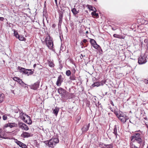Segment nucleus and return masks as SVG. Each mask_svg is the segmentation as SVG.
<instances>
[{"label": "nucleus", "mask_w": 148, "mask_h": 148, "mask_svg": "<svg viewBox=\"0 0 148 148\" xmlns=\"http://www.w3.org/2000/svg\"><path fill=\"white\" fill-rule=\"evenodd\" d=\"M48 63L49 65L51 67H53L55 66V64L53 61L51 60H49L48 61Z\"/></svg>", "instance_id": "nucleus-19"}, {"label": "nucleus", "mask_w": 148, "mask_h": 148, "mask_svg": "<svg viewBox=\"0 0 148 148\" xmlns=\"http://www.w3.org/2000/svg\"><path fill=\"white\" fill-rule=\"evenodd\" d=\"M147 62V59L144 56H140L138 59V63L139 64H143Z\"/></svg>", "instance_id": "nucleus-7"}, {"label": "nucleus", "mask_w": 148, "mask_h": 148, "mask_svg": "<svg viewBox=\"0 0 148 148\" xmlns=\"http://www.w3.org/2000/svg\"><path fill=\"white\" fill-rule=\"evenodd\" d=\"M96 106H97V104H96Z\"/></svg>", "instance_id": "nucleus-61"}, {"label": "nucleus", "mask_w": 148, "mask_h": 148, "mask_svg": "<svg viewBox=\"0 0 148 148\" xmlns=\"http://www.w3.org/2000/svg\"><path fill=\"white\" fill-rule=\"evenodd\" d=\"M22 86H23L24 87H26V86H25L26 85L23 82L21 83V84H20Z\"/></svg>", "instance_id": "nucleus-40"}, {"label": "nucleus", "mask_w": 148, "mask_h": 148, "mask_svg": "<svg viewBox=\"0 0 148 148\" xmlns=\"http://www.w3.org/2000/svg\"><path fill=\"white\" fill-rule=\"evenodd\" d=\"M18 69L19 70L20 73L24 74H33L34 71V70L33 69H27L20 66L18 67Z\"/></svg>", "instance_id": "nucleus-4"}, {"label": "nucleus", "mask_w": 148, "mask_h": 148, "mask_svg": "<svg viewBox=\"0 0 148 148\" xmlns=\"http://www.w3.org/2000/svg\"><path fill=\"white\" fill-rule=\"evenodd\" d=\"M75 69H74L73 70V73H73V74H74L75 73Z\"/></svg>", "instance_id": "nucleus-54"}, {"label": "nucleus", "mask_w": 148, "mask_h": 148, "mask_svg": "<svg viewBox=\"0 0 148 148\" xmlns=\"http://www.w3.org/2000/svg\"><path fill=\"white\" fill-rule=\"evenodd\" d=\"M56 26V25L55 24H53V25L52 26V28H54Z\"/></svg>", "instance_id": "nucleus-45"}, {"label": "nucleus", "mask_w": 148, "mask_h": 148, "mask_svg": "<svg viewBox=\"0 0 148 148\" xmlns=\"http://www.w3.org/2000/svg\"><path fill=\"white\" fill-rule=\"evenodd\" d=\"M113 148V144H111L109 145H106V148Z\"/></svg>", "instance_id": "nucleus-31"}, {"label": "nucleus", "mask_w": 148, "mask_h": 148, "mask_svg": "<svg viewBox=\"0 0 148 148\" xmlns=\"http://www.w3.org/2000/svg\"><path fill=\"white\" fill-rule=\"evenodd\" d=\"M3 119L4 120H6L7 119V117L6 115H4L3 116Z\"/></svg>", "instance_id": "nucleus-38"}, {"label": "nucleus", "mask_w": 148, "mask_h": 148, "mask_svg": "<svg viewBox=\"0 0 148 148\" xmlns=\"http://www.w3.org/2000/svg\"><path fill=\"white\" fill-rule=\"evenodd\" d=\"M90 42L92 46L95 49H97L99 46L97 44L95 40L93 39H90Z\"/></svg>", "instance_id": "nucleus-11"}, {"label": "nucleus", "mask_w": 148, "mask_h": 148, "mask_svg": "<svg viewBox=\"0 0 148 148\" xmlns=\"http://www.w3.org/2000/svg\"><path fill=\"white\" fill-rule=\"evenodd\" d=\"M120 116L118 118L119 119L121 120V122L124 123H125L127 120H128L126 118V116L124 114H119Z\"/></svg>", "instance_id": "nucleus-8"}, {"label": "nucleus", "mask_w": 148, "mask_h": 148, "mask_svg": "<svg viewBox=\"0 0 148 148\" xmlns=\"http://www.w3.org/2000/svg\"><path fill=\"white\" fill-rule=\"evenodd\" d=\"M81 55L82 56V57H83L82 55L81 54Z\"/></svg>", "instance_id": "nucleus-64"}, {"label": "nucleus", "mask_w": 148, "mask_h": 148, "mask_svg": "<svg viewBox=\"0 0 148 148\" xmlns=\"http://www.w3.org/2000/svg\"><path fill=\"white\" fill-rule=\"evenodd\" d=\"M20 116L21 117V119H22V120H23V121L25 122H27V121L26 120H25L26 119V117H25L24 116V115H25V114H24L22 112H21V111H20Z\"/></svg>", "instance_id": "nucleus-18"}, {"label": "nucleus", "mask_w": 148, "mask_h": 148, "mask_svg": "<svg viewBox=\"0 0 148 148\" xmlns=\"http://www.w3.org/2000/svg\"><path fill=\"white\" fill-rule=\"evenodd\" d=\"M145 82L146 84H148V80H145Z\"/></svg>", "instance_id": "nucleus-52"}, {"label": "nucleus", "mask_w": 148, "mask_h": 148, "mask_svg": "<svg viewBox=\"0 0 148 148\" xmlns=\"http://www.w3.org/2000/svg\"><path fill=\"white\" fill-rule=\"evenodd\" d=\"M59 142V140L58 138H54L51 139L49 140L44 141L43 142L49 147H52L54 146Z\"/></svg>", "instance_id": "nucleus-2"}, {"label": "nucleus", "mask_w": 148, "mask_h": 148, "mask_svg": "<svg viewBox=\"0 0 148 148\" xmlns=\"http://www.w3.org/2000/svg\"><path fill=\"white\" fill-rule=\"evenodd\" d=\"M14 36L17 38H18V36H19V35L18 34V33L17 32L14 30Z\"/></svg>", "instance_id": "nucleus-32"}, {"label": "nucleus", "mask_w": 148, "mask_h": 148, "mask_svg": "<svg viewBox=\"0 0 148 148\" xmlns=\"http://www.w3.org/2000/svg\"><path fill=\"white\" fill-rule=\"evenodd\" d=\"M59 110V108H56L55 109L53 110V113L55 114L56 116H57Z\"/></svg>", "instance_id": "nucleus-21"}, {"label": "nucleus", "mask_w": 148, "mask_h": 148, "mask_svg": "<svg viewBox=\"0 0 148 148\" xmlns=\"http://www.w3.org/2000/svg\"><path fill=\"white\" fill-rule=\"evenodd\" d=\"M87 7H88V8L90 10H92L93 11L95 10L94 8H93V7L91 5H87Z\"/></svg>", "instance_id": "nucleus-26"}, {"label": "nucleus", "mask_w": 148, "mask_h": 148, "mask_svg": "<svg viewBox=\"0 0 148 148\" xmlns=\"http://www.w3.org/2000/svg\"><path fill=\"white\" fill-rule=\"evenodd\" d=\"M98 107H99V106H101V103L99 104V102H98Z\"/></svg>", "instance_id": "nucleus-55"}, {"label": "nucleus", "mask_w": 148, "mask_h": 148, "mask_svg": "<svg viewBox=\"0 0 148 148\" xmlns=\"http://www.w3.org/2000/svg\"><path fill=\"white\" fill-rule=\"evenodd\" d=\"M90 126V123H88V124H86L83 127L82 129V132H86L89 129V128Z\"/></svg>", "instance_id": "nucleus-14"}, {"label": "nucleus", "mask_w": 148, "mask_h": 148, "mask_svg": "<svg viewBox=\"0 0 148 148\" xmlns=\"http://www.w3.org/2000/svg\"><path fill=\"white\" fill-rule=\"evenodd\" d=\"M137 132V133H138V132H141V131L140 130H139L138 131H136V132H135H135Z\"/></svg>", "instance_id": "nucleus-58"}, {"label": "nucleus", "mask_w": 148, "mask_h": 148, "mask_svg": "<svg viewBox=\"0 0 148 148\" xmlns=\"http://www.w3.org/2000/svg\"><path fill=\"white\" fill-rule=\"evenodd\" d=\"M62 68V65H60V66L59 67V69H60V70H61V69Z\"/></svg>", "instance_id": "nucleus-47"}, {"label": "nucleus", "mask_w": 148, "mask_h": 148, "mask_svg": "<svg viewBox=\"0 0 148 148\" xmlns=\"http://www.w3.org/2000/svg\"><path fill=\"white\" fill-rule=\"evenodd\" d=\"M83 43H86L87 42V40L86 39H84L82 41Z\"/></svg>", "instance_id": "nucleus-42"}, {"label": "nucleus", "mask_w": 148, "mask_h": 148, "mask_svg": "<svg viewBox=\"0 0 148 148\" xmlns=\"http://www.w3.org/2000/svg\"><path fill=\"white\" fill-rule=\"evenodd\" d=\"M141 138V134L136 132L135 133L133 136H132L131 140L133 142H134L136 140L138 143L140 144L142 142Z\"/></svg>", "instance_id": "nucleus-3"}, {"label": "nucleus", "mask_w": 148, "mask_h": 148, "mask_svg": "<svg viewBox=\"0 0 148 148\" xmlns=\"http://www.w3.org/2000/svg\"><path fill=\"white\" fill-rule=\"evenodd\" d=\"M55 3L56 5H58L57 0H54Z\"/></svg>", "instance_id": "nucleus-50"}, {"label": "nucleus", "mask_w": 148, "mask_h": 148, "mask_svg": "<svg viewBox=\"0 0 148 148\" xmlns=\"http://www.w3.org/2000/svg\"><path fill=\"white\" fill-rule=\"evenodd\" d=\"M94 9L95 10L91 13V14L92 16H95L96 18H98L99 17V15L98 13H96V9L95 7H94Z\"/></svg>", "instance_id": "nucleus-20"}, {"label": "nucleus", "mask_w": 148, "mask_h": 148, "mask_svg": "<svg viewBox=\"0 0 148 148\" xmlns=\"http://www.w3.org/2000/svg\"><path fill=\"white\" fill-rule=\"evenodd\" d=\"M114 113L118 118H119V116H120L119 115L120 114L118 113V112L117 111H115L114 112Z\"/></svg>", "instance_id": "nucleus-36"}, {"label": "nucleus", "mask_w": 148, "mask_h": 148, "mask_svg": "<svg viewBox=\"0 0 148 148\" xmlns=\"http://www.w3.org/2000/svg\"><path fill=\"white\" fill-rule=\"evenodd\" d=\"M15 143L18 145L22 148H26L27 147V146L25 144H24L20 141L18 140H16Z\"/></svg>", "instance_id": "nucleus-13"}, {"label": "nucleus", "mask_w": 148, "mask_h": 148, "mask_svg": "<svg viewBox=\"0 0 148 148\" xmlns=\"http://www.w3.org/2000/svg\"><path fill=\"white\" fill-rule=\"evenodd\" d=\"M68 76L69 77V78L71 80H74L77 79L78 77L75 76V75H66Z\"/></svg>", "instance_id": "nucleus-17"}, {"label": "nucleus", "mask_w": 148, "mask_h": 148, "mask_svg": "<svg viewBox=\"0 0 148 148\" xmlns=\"http://www.w3.org/2000/svg\"><path fill=\"white\" fill-rule=\"evenodd\" d=\"M64 79L62 77L61 75L58 76L57 81L56 82V85L58 86H60L61 85V83L63 81Z\"/></svg>", "instance_id": "nucleus-12"}, {"label": "nucleus", "mask_w": 148, "mask_h": 148, "mask_svg": "<svg viewBox=\"0 0 148 148\" xmlns=\"http://www.w3.org/2000/svg\"><path fill=\"white\" fill-rule=\"evenodd\" d=\"M32 136V135H31L30 134L26 132H23L21 135L22 137L24 138H28Z\"/></svg>", "instance_id": "nucleus-15"}, {"label": "nucleus", "mask_w": 148, "mask_h": 148, "mask_svg": "<svg viewBox=\"0 0 148 148\" xmlns=\"http://www.w3.org/2000/svg\"><path fill=\"white\" fill-rule=\"evenodd\" d=\"M18 38L19 40L21 41H24L26 40V38H25L24 36L22 35H19Z\"/></svg>", "instance_id": "nucleus-23"}, {"label": "nucleus", "mask_w": 148, "mask_h": 148, "mask_svg": "<svg viewBox=\"0 0 148 148\" xmlns=\"http://www.w3.org/2000/svg\"><path fill=\"white\" fill-rule=\"evenodd\" d=\"M96 79L95 77H94V78H92V80H95V79Z\"/></svg>", "instance_id": "nucleus-57"}, {"label": "nucleus", "mask_w": 148, "mask_h": 148, "mask_svg": "<svg viewBox=\"0 0 148 148\" xmlns=\"http://www.w3.org/2000/svg\"><path fill=\"white\" fill-rule=\"evenodd\" d=\"M71 72L70 70L67 71L66 72V74H71Z\"/></svg>", "instance_id": "nucleus-41"}, {"label": "nucleus", "mask_w": 148, "mask_h": 148, "mask_svg": "<svg viewBox=\"0 0 148 148\" xmlns=\"http://www.w3.org/2000/svg\"><path fill=\"white\" fill-rule=\"evenodd\" d=\"M110 103L113 106H114V103H113V102L112 101H110Z\"/></svg>", "instance_id": "nucleus-48"}, {"label": "nucleus", "mask_w": 148, "mask_h": 148, "mask_svg": "<svg viewBox=\"0 0 148 148\" xmlns=\"http://www.w3.org/2000/svg\"><path fill=\"white\" fill-rule=\"evenodd\" d=\"M25 116L26 117V119L25 120H26L27 122H25L28 124H31L32 123V121L30 119V117L29 116L25 114Z\"/></svg>", "instance_id": "nucleus-16"}, {"label": "nucleus", "mask_w": 148, "mask_h": 148, "mask_svg": "<svg viewBox=\"0 0 148 148\" xmlns=\"http://www.w3.org/2000/svg\"><path fill=\"white\" fill-rule=\"evenodd\" d=\"M23 82V81L21 79H20L17 82H18L20 84H21V83H22Z\"/></svg>", "instance_id": "nucleus-43"}, {"label": "nucleus", "mask_w": 148, "mask_h": 148, "mask_svg": "<svg viewBox=\"0 0 148 148\" xmlns=\"http://www.w3.org/2000/svg\"><path fill=\"white\" fill-rule=\"evenodd\" d=\"M36 64H34L33 66L34 68H35L36 67Z\"/></svg>", "instance_id": "nucleus-53"}, {"label": "nucleus", "mask_w": 148, "mask_h": 148, "mask_svg": "<svg viewBox=\"0 0 148 148\" xmlns=\"http://www.w3.org/2000/svg\"><path fill=\"white\" fill-rule=\"evenodd\" d=\"M19 127L22 130H27L29 129L28 127L24 123L22 122H19L18 123Z\"/></svg>", "instance_id": "nucleus-6"}, {"label": "nucleus", "mask_w": 148, "mask_h": 148, "mask_svg": "<svg viewBox=\"0 0 148 148\" xmlns=\"http://www.w3.org/2000/svg\"><path fill=\"white\" fill-rule=\"evenodd\" d=\"M39 83L40 81L38 80L36 83L29 86L31 89L36 90L39 87Z\"/></svg>", "instance_id": "nucleus-9"}, {"label": "nucleus", "mask_w": 148, "mask_h": 148, "mask_svg": "<svg viewBox=\"0 0 148 148\" xmlns=\"http://www.w3.org/2000/svg\"><path fill=\"white\" fill-rule=\"evenodd\" d=\"M95 1H97V0H94Z\"/></svg>", "instance_id": "nucleus-60"}, {"label": "nucleus", "mask_w": 148, "mask_h": 148, "mask_svg": "<svg viewBox=\"0 0 148 148\" xmlns=\"http://www.w3.org/2000/svg\"><path fill=\"white\" fill-rule=\"evenodd\" d=\"M71 11L74 15H76L77 14V12L75 8H74L71 10Z\"/></svg>", "instance_id": "nucleus-27"}, {"label": "nucleus", "mask_w": 148, "mask_h": 148, "mask_svg": "<svg viewBox=\"0 0 148 148\" xmlns=\"http://www.w3.org/2000/svg\"><path fill=\"white\" fill-rule=\"evenodd\" d=\"M106 145L102 143H100L99 144V146L101 148H106Z\"/></svg>", "instance_id": "nucleus-29"}, {"label": "nucleus", "mask_w": 148, "mask_h": 148, "mask_svg": "<svg viewBox=\"0 0 148 148\" xmlns=\"http://www.w3.org/2000/svg\"><path fill=\"white\" fill-rule=\"evenodd\" d=\"M80 45L81 46H84V45L83 44V42H82V41L80 43Z\"/></svg>", "instance_id": "nucleus-46"}, {"label": "nucleus", "mask_w": 148, "mask_h": 148, "mask_svg": "<svg viewBox=\"0 0 148 148\" xmlns=\"http://www.w3.org/2000/svg\"><path fill=\"white\" fill-rule=\"evenodd\" d=\"M112 29L114 31V30H116V28H113V27H112Z\"/></svg>", "instance_id": "nucleus-51"}, {"label": "nucleus", "mask_w": 148, "mask_h": 148, "mask_svg": "<svg viewBox=\"0 0 148 148\" xmlns=\"http://www.w3.org/2000/svg\"><path fill=\"white\" fill-rule=\"evenodd\" d=\"M144 42L145 43L146 42L147 43L146 46L147 47V49L148 50V40L147 39H145L144 40Z\"/></svg>", "instance_id": "nucleus-37"}, {"label": "nucleus", "mask_w": 148, "mask_h": 148, "mask_svg": "<svg viewBox=\"0 0 148 148\" xmlns=\"http://www.w3.org/2000/svg\"><path fill=\"white\" fill-rule=\"evenodd\" d=\"M4 134H3V136H2V138H3V139H6V138H6V137H4V136H4Z\"/></svg>", "instance_id": "nucleus-49"}, {"label": "nucleus", "mask_w": 148, "mask_h": 148, "mask_svg": "<svg viewBox=\"0 0 148 148\" xmlns=\"http://www.w3.org/2000/svg\"><path fill=\"white\" fill-rule=\"evenodd\" d=\"M146 148H148V146H147V147Z\"/></svg>", "instance_id": "nucleus-63"}, {"label": "nucleus", "mask_w": 148, "mask_h": 148, "mask_svg": "<svg viewBox=\"0 0 148 148\" xmlns=\"http://www.w3.org/2000/svg\"><path fill=\"white\" fill-rule=\"evenodd\" d=\"M62 21V19H59V22L58 24V26H61Z\"/></svg>", "instance_id": "nucleus-35"}, {"label": "nucleus", "mask_w": 148, "mask_h": 148, "mask_svg": "<svg viewBox=\"0 0 148 148\" xmlns=\"http://www.w3.org/2000/svg\"><path fill=\"white\" fill-rule=\"evenodd\" d=\"M113 36L114 38H118L121 39V38H124L123 37V36H122L119 35L117 34H114L113 35Z\"/></svg>", "instance_id": "nucleus-25"}, {"label": "nucleus", "mask_w": 148, "mask_h": 148, "mask_svg": "<svg viewBox=\"0 0 148 148\" xmlns=\"http://www.w3.org/2000/svg\"><path fill=\"white\" fill-rule=\"evenodd\" d=\"M20 79L19 78L17 77H14L13 78V80L17 82L18 81V80H19Z\"/></svg>", "instance_id": "nucleus-34"}, {"label": "nucleus", "mask_w": 148, "mask_h": 148, "mask_svg": "<svg viewBox=\"0 0 148 148\" xmlns=\"http://www.w3.org/2000/svg\"><path fill=\"white\" fill-rule=\"evenodd\" d=\"M58 92L62 95V98H64L65 96L66 93V90L62 88H60L58 89Z\"/></svg>", "instance_id": "nucleus-10"}, {"label": "nucleus", "mask_w": 148, "mask_h": 148, "mask_svg": "<svg viewBox=\"0 0 148 148\" xmlns=\"http://www.w3.org/2000/svg\"><path fill=\"white\" fill-rule=\"evenodd\" d=\"M144 119L145 120H147V118L146 117H145V118H144Z\"/></svg>", "instance_id": "nucleus-59"}, {"label": "nucleus", "mask_w": 148, "mask_h": 148, "mask_svg": "<svg viewBox=\"0 0 148 148\" xmlns=\"http://www.w3.org/2000/svg\"><path fill=\"white\" fill-rule=\"evenodd\" d=\"M102 83H101L99 82H95L93 84H92V86L93 87L97 86L98 87L101 85H102Z\"/></svg>", "instance_id": "nucleus-24"}, {"label": "nucleus", "mask_w": 148, "mask_h": 148, "mask_svg": "<svg viewBox=\"0 0 148 148\" xmlns=\"http://www.w3.org/2000/svg\"><path fill=\"white\" fill-rule=\"evenodd\" d=\"M63 17V14L62 13H60L59 14V19H62Z\"/></svg>", "instance_id": "nucleus-33"}, {"label": "nucleus", "mask_w": 148, "mask_h": 148, "mask_svg": "<svg viewBox=\"0 0 148 148\" xmlns=\"http://www.w3.org/2000/svg\"><path fill=\"white\" fill-rule=\"evenodd\" d=\"M4 95L3 94L1 93L0 95V103H1L3 101L4 98Z\"/></svg>", "instance_id": "nucleus-22"}, {"label": "nucleus", "mask_w": 148, "mask_h": 148, "mask_svg": "<svg viewBox=\"0 0 148 148\" xmlns=\"http://www.w3.org/2000/svg\"><path fill=\"white\" fill-rule=\"evenodd\" d=\"M45 38L44 41H42V43H45L49 49H53V44L52 38L49 35H47Z\"/></svg>", "instance_id": "nucleus-1"}, {"label": "nucleus", "mask_w": 148, "mask_h": 148, "mask_svg": "<svg viewBox=\"0 0 148 148\" xmlns=\"http://www.w3.org/2000/svg\"><path fill=\"white\" fill-rule=\"evenodd\" d=\"M18 110H19V109H18L17 110H16V111H15V112L16 113H18Z\"/></svg>", "instance_id": "nucleus-56"}, {"label": "nucleus", "mask_w": 148, "mask_h": 148, "mask_svg": "<svg viewBox=\"0 0 148 148\" xmlns=\"http://www.w3.org/2000/svg\"><path fill=\"white\" fill-rule=\"evenodd\" d=\"M117 130L116 127V125H115L113 133L114 134L115 136H116V137L117 136Z\"/></svg>", "instance_id": "nucleus-28"}, {"label": "nucleus", "mask_w": 148, "mask_h": 148, "mask_svg": "<svg viewBox=\"0 0 148 148\" xmlns=\"http://www.w3.org/2000/svg\"><path fill=\"white\" fill-rule=\"evenodd\" d=\"M4 20V18L3 17H0V21H3Z\"/></svg>", "instance_id": "nucleus-44"}, {"label": "nucleus", "mask_w": 148, "mask_h": 148, "mask_svg": "<svg viewBox=\"0 0 148 148\" xmlns=\"http://www.w3.org/2000/svg\"><path fill=\"white\" fill-rule=\"evenodd\" d=\"M17 126V124L15 123H10L5 124L3 127L2 128L4 130V132L7 133L5 130V128L10 127V128H12L14 127H16Z\"/></svg>", "instance_id": "nucleus-5"}, {"label": "nucleus", "mask_w": 148, "mask_h": 148, "mask_svg": "<svg viewBox=\"0 0 148 148\" xmlns=\"http://www.w3.org/2000/svg\"><path fill=\"white\" fill-rule=\"evenodd\" d=\"M86 33H88V31H86Z\"/></svg>", "instance_id": "nucleus-62"}, {"label": "nucleus", "mask_w": 148, "mask_h": 148, "mask_svg": "<svg viewBox=\"0 0 148 148\" xmlns=\"http://www.w3.org/2000/svg\"><path fill=\"white\" fill-rule=\"evenodd\" d=\"M130 147L131 148H139L136 146L133 143H131L130 144Z\"/></svg>", "instance_id": "nucleus-30"}, {"label": "nucleus", "mask_w": 148, "mask_h": 148, "mask_svg": "<svg viewBox=\"0 0 148 148\" xmlns=\"http://www.w3.org/2000/svg\"><path fill=\"white\" fill-rule=\"evenodd\" d=\"M3 131L2 130V129H0V138H2V135H3L2 133Z\"/></svg>", "instance_id": "nucleus-39"}]
</instances>
